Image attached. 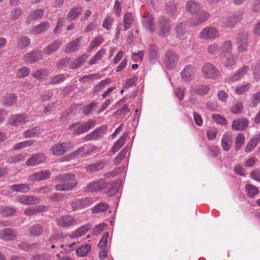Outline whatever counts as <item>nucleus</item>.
Instances as JSON below:
<instances>
[{"label": "nucleus", "instance_id": "obj_27", "mask_svg": "<svg viewBox=\"0 0 260 260\" xmlns=\"http://www.w3.org/2000/svg\"><path fill=\"white\" fill-rule=\"evenodd\" d=\"M61 44V42L58 40L53 41L43 50L44 53L48 55L52 54L60 47Z\"/></svg>", "mask_w": 260, "mask_h": 260}, {"label": "nucleus", "instance_id": "obj_12", "mask_svg": "<svg viewBox=\"0 0 260 260\" xmlns=\"http://www.w3.org/2000/svg\"><path fill=\"white\" fill-rule=\"evenodd\" d=\"M194 74V69L191 65L186 66L180 73L181 79L188 83L193 80Z\"/></svg>", "mask_w": 260, "mask_h": 260}, {"label": "nucleus", "instance_id": "obj_22", "mask_svg": "<svg viewBox=\"0 0 260 260\" xmlns=\"http://www.w3.org/2000/svg\"><path fill=\"white\" fill-rule=\"evenodd\" d=\"M92 226L90 223H86L74 231L70 235V237L72 239L80 237L85 234Z\"/></svg>", "mask_w": 260, "mask_h": 260}, {"label": "nucleus", "instance_id": "obj_21", "mask_svg": "<svg viewBox=\"0 0 260 260\" xmlns=\"http://www.w3.org/2000/svg\"><path fill=\"white\" fill-rule=\"evenodd\" d=\"M82 38L79 37L66 45L64 52L68 53H73L77 50L80 46Z\"/></svg>", "mask_w": 260, "mask_h": 260}, {"label": "nucleus", "instance_id": "obj_45", "mask_svg": "<svg viewBox=\"0 0 260 260\" xmlns=\"http://www.w3.org/2000/svg\"><path fill=\"white\" fill-rule=\"evenodd\" d=\"M187 23L182 22L179 23L176 27L175 30L178 37H182L186 32Z\"/></svg>", "mask_w": 260, "mask_h": 260}, {"label": "nucleus", "instance_id": "obj_49", "mask_svg": "<svg viewBox=\"0 0 260 260\" xmlns=\"http://www.w3.org/2000/svg\"><path fill=\"white\" fill-rule=\"evenodd\" d=\"M245 188L247 196L250 198H253L258 192L257 188L252 185L246 184Z\"/></svg>", "mask_w": 260, "mask_h": 260}, {"label": "nucleus", "instance_id": "obj_24", "mask_svg": "<svg viewBox=\"0 0 260 260\" xmlns=\"http://www.w3.org/2000/svg\"><path fill=\"white\" fill-rule=\"evenodd\" d=\"M232 145V136L231 135L226 133L222 136L221 139L222 148L225 151H228Z\"/></svg>", "mask_w": 260, "mask_h": 260}, {"label": "nucleus", "instance_id": "obj_59", "mask_svg": "<svg viewBox=\"0 0 260 260\" xmlns=\"http://www.w3.org/2000/svg\"><path fill=\"white\" fill-rule=\"evenodd\" d=\"M29 73L30 69L27 67H23L18 70L17 73V77L20 78H24L28 76Z\"/></svg>", "mask_w": 260, "mask_h": 260}, {"label": "nucleus", "instance_id": "obj_15", "mask_svg": "<svg viewBox=\"0 0 260 260\" xmlns=\"http://www.w3.org/2000/svg\"><path fill=\"white\" fill-rule=\"evenodd\" d=\"M42 59V52L37 50L27 53L23 60L27 63H32Z\"/></svg>", "mask_w": 260, "mask_h": 260}, {"label": "nucleus", "instance_id": "obj_51", "mask_svg": "<svg viewBox=\"0 0 260 260\" xmlns=\"http://www.w3.org/2000/svg\"><path fill=\"white\" fill-rule=\"evenodd\" d=\"M16 209L11 207H4L1 208V212L5 216L8 217L15 214Z\"/></svg>", "mask_w": 260, "mask_h": 260}, {"label": "nucleus", "instance_id": "obj_25", "mask_svg": "<svg viewBox=\"0 0 260 260\" xmlns=\"http://www.w3.org/2000/svg\"><path fill=\"white\" fill-rule=\"evenodd\" d=\"M158 49L155 44H151L148 49V55L149 61L151 63H154L158 58Z\"/></svg>", "mask_w": 260, "mask_h": 260}, {"label": "nucleus", "instance_id": "obj_2", "mask_svg": "<svg viewBox=\"0 0 260 260\" xmlns=\"http://www.w3.org/2000/svg\"><path fill=\"white\" fill-rule=\"evenodd\" d=\"M96 121L94 119L89 120L85 123L78 122L70 125L68 129L72 132V134L79 135L87 132L93 127Z\"/></svg>", "mask_w": 260, "mask_h": 260}, {"label": "nucleus", "instance_id": "obj_47", "mask_svg": "<svg viewBox=\"0 0 260 260\" xmlns=\"http://www.w3.org/2000/svg\"><path fill=\"white\" fill-rule=\"evenodd\" d=\"M41 132V129L39 127H35L32 129H28L23 133V136L25 138L32 137L38 136Z\"/></svg>", "mask_w": 260, "mask_h": 260}, {"label": "nucleus", "instance_id": "obj_48", "mask_svg": "<svg viewBox=\"0 0 260 260\" xmlns=\"http://www.w3.org/2000/svg\"><path fill=\"white\" fill-rule=\"evenodd\" d=\"M244 136L242 134H238L236 137L235 143L236 151H238L242 147L244 143Z\"/></svg>", "mask_w": 260, "mask_h": 260}, {"label": "nucleus", "instance_id": "obj_50", "mask_svg": "<svg viewBox=\"0 0 260 260\" xmlns=\"http://www.w3.org/2000/svg\"><path fill=\"white\" fill-rule=\"evenodd\" d=\"M132 22V13L128 12L125 13L123 19L124 30L125 31L130 28Z\"/></svg>", "mask_w": 260, "mask_h": 260}, {"label": "nucleus", "instance_id": "obj_16", "mask_svg": "<svg viewBox=\"0 0 260 260\" xmlns=\"http://www.w3.org/2000/svg\"><path fill=\"white\" fill-rule=\"evenodd\" d=\"M45 157L43 154H36L30 157L25 162V165L28 167L36 166L44 162Z\"/></svg>", "mask_w": 260, "mask_h": 260}, {"label": "nucleus", "instance_id": "obj_7", "mask_svg": "<svg viewBox=\"0 0 260 260\" xmlns=\"http://www.w3.org/2000/svg\"><path fill=\"white\" fill-rule=\"evenodd\" d=\"M107 185V184L104 179H100L87 184L85 190L89 192L98 191L106 188Z\"/></svg>", "mask_w": 260, "mask_h": 260}, {"label": "nucleus", "instance_id": "obj_9", "mask_svg": "<svg viewBox=\"0 0 260 260\" xmlns=\"http://www.w3.org/2000/svg\"><path fill=\"white\" fill-rule=\"evenodd\" d=\"M107 131V125H103L98 127L93 131L87 134L84 138V140L86 141L91 140H96L104 136Z\"/></svg>", "mask_w": 260, "mask_h": 260}, {"label": "nucleus", "instance_id": "obj_26", "mask_svg": "<svg viewBox=\"0 0 260 260\" xmlns=\"http://www.w3.org/2000/svg\"><path fill=\"white\" fill-rule=\"evenodd\" d=\"M64 143H57L53 145L50 149V152L53 155L60 156L66 152Z\"/></svg>", "mask_w": 260, "mask_h": 260}, {"label": "nucleus", "instance_id": "obj_14", "mask_svg": "<svg viewBox=\"0 0 260 260\" xmlns=\"http://www.w3.org/2000/svg\"><path fill=\"white\" fill-rule=\"evenodd\" d=\"M248 124V120L246 118H238L233 121L232 128L236 131H243L247 128Z\"/></svg>", "mask_w": 260, "mask_h": 260}, {"label": "nucleus", "instance_id": "obj_34", "mask_svg": "<svg viewBox=\"0 0 260 260\" xmlns=\"http://www.w3.org/2000/svg\"><path fill=\"white\" fill-rule=\"evenodd\" d=\"M49 26V23L47 21H44L37 25L31 30V33L33 34H40L46 30Z\"/></svg>", "mask_w": 260, "mask_h": 260}, {"label": "nucleus", "instance_id": "obj_29", "mask_svg": "<svg viewBox=\"0 0 260 260\" xmlns=\"http://www.w3.org/2000/svg\"><path fill=\"white\" fill-rule=\"evenodd\" d=\"M43 227L40 224H35L30 225L28 228L29 235L31 237H38L40 236L43 232Z\"/></svg>", "mask_w": 260, "mask_h": 260}, {"label": "nucleus", "instance_id": "obj_1", "mask_svg": "<svg viewBox=\"0 0 260 260\" xmlns=\"http://www.w3.org/2000/svg\"><path fill=\"white\" fill-rule=\"evenodd\" d=\"M54 180L61 182L55 186V190L60 191L71 190L78 183L75 175L73 173L59 174L55 176Z\"/></svg>", "mask_w": 260, "mask_h": 260}, {"label": "nucleus", "instance_id": "obj_37", "mask_svg": "<svg viewBox=\"0 0 260 260\" xmlns=\"http://www.w3.org/2000/svg\"><path fill=\"white\" fill-rule=\"evenodd\" d=\"M81 7H75L72 9L67 14L66 19L69 21L75 20L81 14Z\"/></svg>", "mask_w": 260, "mask_h": 260}, {"label": "nucleus", "instance_id": "obj_38", "mask_svg": "<svg viewBox=\"0 0 260 260\" xmlns=\"http://www.w3.org/2000/svg\"><path fill=\"white\" fill-rule=\"evenodd\" d=\"M260 140V134H258L250 139L245 148V152L248 153L250 152L257 145Z\"/></svg>", "mask_w": 260, "mask_h": 260}, {"label": "nucleus", "instance_id": "obj_5", "mask_svg": "<svg viewBox=\"0 0 260 260\" xmlns=\"http://www.w3.org/2000/svg\"><path fill=\"white\" fill-rule=\"evenodd\" d=\"M202 71L204 78L215 79L219 76L217 69L210 63H205L202 68Z\"/></svg>", "mask_w": 260, "mask_h": 260}, {"label": "nucleus", "instance_id": "obj_64", "mask_svg": "<svg viewBox=\"0 0 260 260\" xmlns=\"http://www.w3.org/2000/svg\"><path fill=\"white\" fill-rule=\"evenodd\" d=\"M250 87V84L247 83L245 85H241V86L237 87L235 89V91L238 94H242L247 91Z\"/></svg>", "mask_w": 260, "mask_h": 260}, {"label": "nucleus", "instance_id": "obj_61", "mask_svg": "<svg viewBox=\"0 0 260 260\" xmlns=\"http://www.w3.org/2000/svg\"><path fill=\"white\" fill-rule=\"evenodd\" d=\"M243 110V106L241 102H236L231 109V112L234 114L241 113Z\"/></svg>", "mask_w": 260, "mask_h": 260}, {"label": "nucleus", "instance_id": "obj_53", "mask_svg": "<svg viewBox=\"0 0 260 260\" xmlns=\"http://www.w3.org/2000/svg\"><path fill=\"white\" fill-rule=\"evenodd\" d=\"M129 112V109L127 105L124 104L123 107L119 110H117L114 113V116L120 118L122 117H124L126 114Z\"/></svg>", "mask_w": 260, "mask_h": 260}, {"label": "nucleus", "instance_id": "obj_42", "mask_svg": "<svg viewBox=\"0 0 260 260\" xmlns=\"http://www.w3.org/2000/svg\"><path fill=\"white\" fill-rule=\"evenodd\" d=\"M30 43L29 38L26 36H22L18 40L17 47L20 49H23L28 46Z\"/></svg>", "mask_w": 260, "mask_h": 260}, {"label": "nucleus", "instance_id": "obj_57", "mask_svg": "<svg viewBox=\"0 0 260 260\" xmlns=\"http://www.w3.org/2000/svg\"><path fill=\"white\" fill-rule=\"evenodd\" d=\"M167 11L169 15L173 16L177 12V6L176 4L173 2H169L167 4Z\"/></svg>", "mask_w": 260, "mask_h": 260}, {"label": "nucleus", "instance_id": "obj_33", "mask_svg": "<svg viewBox=\"0 0 260 260\" xmlns=\"http://www.w3.org/2000/svg\"><path fill=\"white\" fill-rule=\"evenodd\" d=\"M44 13V11L43 9L36 10L28 16L26 20L27 22L41 19L43 16Z\"/></svg>", "mask_w": 260, "mask_h": 260}, {"label": "nucleus", "instance_id": "obj_63", "mask_svg": "<svg viewBox=\"0 0 260 260\" xmlns=\"http://www.w3.org/2000/svg\"><path fill=\"white\" fill-rule=\"evenodd\" d=\"M103 41V39L102 37L100 36L95 37L90 43L89 50L91 51L95 47L99 46Z\"/></svg>", "mask_w": 260, "mask_h": 260}, {"label": "nucleus", "instance_id": "obj_43", "mask_svg": "<svg viewBox=\"0 0 260 260\" xmlns=\"http://www.w3.org/2000/svg\"><path fill=\"white\" fill-rule=\"evenodd\" d=\"M91 249V245L90 244H86L83 245L76 249V253L78 256H84L87 255L88 251Z\"/></svg>", "mask_w": 260, "mask_h": 260}, {"label": "nucleus", "instance_id": "obj_62", "mask_svg": "<svg viewBox=\"0 0 260 260\" xmlns=\"http://www.w3.org/2000/svg\"><path fill=\"white\" fill-rule=\"evenodd\" d=\"M237 57L234 55H230L226 58L224 66L225 67H230L234 66L237 61Z\"/></svg>", "mask_w": 260, "mask_h": 260}, {"label": "nucleus", "instance_id": "obj_56", "mask_svg": "<svg viewBox=\"0 0 260 260\" xmlns=\"http://www.w3.org/2000/svg\"><path fill=\"white\" fill-rule=\"evenodd\" d=\"M105 53V50L103 49H101L100 50L95 54V55L90 59V60L89 62V64H93L95 63V62L99 60H100L103 55Z\"/></svg>", "mask_w": 260, "mask_h": 260}, {"label": "nucleus", "instance_id": "obj_28", "mask_svg": "<svg viewBox=\"0 0 260 260\" xmlns=\"http://www.w3.org/2000/svg\"><path fill=\"white\" fill-rule=\"evenodd\" d=\"M26 121L25 115L18 114L13 115L9 120V123L12 125H18L24 123Z\"/></svg>", "mask_w": 260, "mask_h": 260}, {"label": "nucleus", "instance_id": "obj_60", "mask_svg": "<svg viewBox=\"0 0 260 260\" xmlns=\"http://www.w3.org/2000/svg\"><path fill=\"white\" fill-rule=\"evenodd\" d=\"M24 158V157L23 155L19 154L10 157L8 159L7 162L9 164L18 163L21 161L23 160Z\"/></svg>", "mask_w": 260, "mask_h": 260}, {"label": "nucleus", "instance_id": "obj_30", "mask_svg": "<svg viewBox=\"0 0 260 260\" xmlns=\"http://www.w3.org/2000/svg\"><path fill=\"white\" fill-rule=\"evenodd\" d=\"M17 96L15 93H9L2 98V103L5 106H11L17 102Z\"/></svg>", "mask_w": 260, "mask_h": 260}, {"label": "nucleus", "instance_id": "obj_3", "mask_svg": "<svg viewBox=\"0 0 260 260\" xmlns=\"http://www.w3.org/2000/svg\"><path fill=\"white\" fill-rule=\"evenodd\" d=\"M179 59V55L173 50H168L165 54L164 64L169 70H172L176 67Z\"/></svg>", "mask_w": 260, "mask_h": 260}, {"label": "nucleus", "instance_id": "obj_41", "mask_svg": "<svg viewBox=\"0 0 260 260\" xmlns=\"http://www.w3.org/2000/svg\"><path fill=\"white\" fill-rule=\"evenodd\" d=\"M197 15V22L194 23V25H197L209 19L210 14L208 12L202 11L198 12Z\"/></svg>", "mask_w": 260, "mask_h": 260}, {"label": "nucleus", "instance_id": "obj_11", "mask_svg": "<svg viewBox=\"0 0 260 260\" xmlns=\"http://www.w3.org/2000/svg\"><path fill=\"white\" fill-rule=\"evenodd\" d=\"M57 224L62 228H68L76 224L77 221L71 216H63L55 219Z\"/></svg>", "mask_w": 260, "mask_h": 260}, {"label": "nucleus", "instance_id": "obj_40", "mask_svg": "<svg viewBox=\"0 0 260 260\" xmlns=\"http://www.w3.org/2000/svg\"><path fill=\"white\" fill-rule=\"evenodd\" d=\"M10 188L13 191L26 193L29 190V186L26 184H17L10 186Z\"/></svg>", "mask_w": 260, "mask_h": 260}, {"label": "nucleus", "instance_id": "obj_54", "mask_svg": "<svg viewBox=\"0 0 260 260\" xmlns=\"http://www.w3.org/2000/svg\"><path fill=\"white\" fill-rule=\"evenodd\" d=\"M18 246L20 249L25 250H29L31 249L38 248V245L36 243L28 244L26 242H22L19 243Z\"/></svg>", "mask_w": 260, "mask_h": 260}, {"label": "nucleus", "instance_id": "obj_18", "mask_svg": "<svg viewBox=\"0 0 260 260\" xmlns=\"http://www.w3.org/2000/svg\"><path fill=\"white\" fill-rule=\"evenodd\" d=\"M249 68L247 66H244L239 68L233 75L228 78L229 81L234 82L240 80L249 71Z\"/></svg>", "mask_w": 260, "mask_h": 260}, {"label": "nucleus", "instance_id": "obj_52", "mask_svg": "<svg viewBox=\"0 0 260 260\" xmlns=\"http://www.w3.org/2000/svg\"><path fill=\"white\" fill-rule=\"evenodd\" d=\"M221 54H230L232 51V45L231 42L226 41L223 42L221 47Z\"/></svg>", "mask_w": 260, "mask_h": 260}, {"label": "nucleus", "instance_id": "obj_55", "mask_svg": "<svg viewBox=\"0 0 260 260\" xmlns=\"http://www.w3.org/2000/svg\"><path fill=\"white\" fill-rule=\"evenodd\" d=\"M32 76L38 79L44 78L48 75V71L46 69H40L32 73Z\"/></svg>", "mask_w": 260, "mask_h": 260}, {"label": "nucleus", "instance_id": "obj_44", "mask_svg": "<svg viewBox=\"0 0 260 260\" xmlns=\"http://www.w3.org/2000/svg\"><path fill=\"white\" fill-rule=\"evenodd\" d=\"M128 150V147L127 146H126L118 154V155L116 156L114 160V162L116 165H118L121 162V161L125 156Z\"/></svg>", "mask_w": 260, "mask_h": 260}, {"label": "nucleus", "instance_id": "obj_6", "mask_svg": "<svg viewBox=\"0 0 260 260\" xmlns=\"http://www.w3.org/2000/svg\"><path fill=\"white\" fill-rule=\"evenodd\" d=\"M236 44L239 52H245L248 47V34L245 32H241L238 34L236 38Z\"/></svg>", "mask_w": 260, "mask_h": 260}, {"label": "nucleus", "instance_id": "obj_17", "mask_svg": "<svg viewBox=\"0 0 260 260\" xmlns=\"http://www.w3.org/2000/svg\"><path fill=\"white\" fill-rule=\"evenodd\" d=\"M143 24L146 29L150 31L153 32L155 29V24L154 22V18L152 15L147 14L142 20Z\"/></svg>", "mask_w": 260, "mask_h": 260}, {"label": "nucleus", "instance_id": "obj_19", "mask_svg": "<svg viewBox=\"0 0 260 260\" xmlns=\"http://www.w3.org/2000/svg\"><path fill=\"white\" fill-rule=\"evenodd\" d=\"M108 165L106 161H100L92 164L86 165L84 169L88 173H93L102 170Z\"/></svg>", "mask_w": 260, "mask_h": 260}, {"label": "nucleus", "instance_id": "obj_10", "mask_svg": "<svg viewBox=\"0 0 260 260\" xmlns=\"http://www.w3.org/2000/svg\"><path fill=\"white\" fill-rule=\"evenodd\" d=\"M218 36V31L213 27H206L200 34V38L203 40L213 39Z\"/></svg>", "mask_w": 260, "mask_h": 260}, {"label": "nucleus", "instance_id": "obj_13", "mask_svg": "<svg viewBox=\"0 0 260 260\" xmlns=\"http://www.w3.org/2000/svg\"><path fill=\"white\" fill-rule=\"evenodd\" d=\"M50 172L49 170H44L32 174L28 177V180L31 182L47 180L50 177Z\"/></svg>", "mask_w": 260, "mask_h": 260}, {"label": "nucleus", "instance_id": "obj_32", "mask_svg": "<svg viewBox=\"0 0 260 260\" xmlns=\"http://www.w3.org/2000/svg\"><path fill=\"white\" fill-rule=\"evenodd\" d=\"M127 137V134L126 133L123 134L121 136L114 144L112 149L111 152L115 153L117 152L124 144L125 140Z\"/></svg>", "mask_w": 260, "mask_h": 260}, {"label": "nucleus", "instance_id": "obj_20", "mask_svg": "<svg viewBox=\"0 0 260 260\" xmlns=\"http://www.w3.org/2000/svg\"><path fill=\"white\" fill-rule=\"evenodd\" d=\"M17 236L16 232L12 229L8 228L0 231V239L5 241H10L14 239Z\"/></svg>", "mask_w": 260, "mask_h": 260}, {"label": "nucleus", "instance_id": "obj_58", "mask_svg": "<svg viewBox=\"0 0 260 260\" xmlns=\"http://www.w3.org/2000/svg\"><path fill=\"white\" fill-rule=\"evenodd\" d=\"M260 102V91L257 92L255 94H254L252 98L251 99V102L249 105L251 108H254Z\"/></svg>", "mask_w": 260, "mask_h": 260}, {"label": "nucleus", "instance_id": "obj_36", "mask_svg": "<svg viewBox=\"0 0 260 260\" xmlns=\"http://www.w3.org/2000/svg\"><path fill=\"white\" fill-rule=\"evenodd\" d=\"M87 59L86 55L83 54L76 58L70 65L71 69H76L80 68Z\"/></svg>", "mask_w": 260, "mask_h": 260}, {"label": "nucleus", "instance_id": "obj_35", "mask_svg": "<svg viewBox=\"0 0 260 260\" xmlns=\"http://www.w3.org/2000/svg\"><path fill=\"white\" fill-rule=\"evenodd\" d=\"M209 89V86L206 85H198L191 87L192 92L199 95L207 94Z\"/></svg>", "mask_w": 260, "mask_h": 260}, {"label": "nucleus", "instance_id": "obj_31", "mask_svg": "<svg viewBox=\"0 0 260 260\" xmlns=\"http://www.w3.org/2000/svg\"><path fill=\"white\" fill-rule=\"evenodd\" d=\"M46 207L44 206H36L26 208L24 211V214L27 216H31L37 213H41L46 210Z\"/></svg>", "mask_w": 260, "mask_h": 260}, {"label": "nucleus", "instance_id": "obj_39", "mask_svg": "<svg viewBox=\"0 0 260 260\" xmlns=\"http://www.w3.org/2000/svg\"><path fill=\"white\" fill-rule=\"evenodd\" d=\"M242 18L240 14L234 15L228 17L225 21V25L228 27H233L238 22H239Z\"/></svg>", "mask_w": 260, "mask_h": 260}, {"label": "nucleus", "instance_id": "obj_46", "mask_svg": "<svg viewBox=\"0 0 260 260\" xmlns=\"http://www.w3.org/2000/svg\"><path fill=\"white\" fill-rule=\"evenodd\" d=\"M108 208L109 206L107 204L100 203L93 208L92 212L93 213H100L107 211Z\"/></svg>", "mask_w": 260, "mask_h": 260}, {"label": "nucleus", "instance_id": "obj_4", "mask_svg": "<svg viewBox=\"0 0 260 260\" xmlns=\"http://www.w3.org/2000/svg\"><path fill=\"white\" fill-rule=\"evenodd\" d=\"M158 34L162 37H167L171 29V23L169 19L163 16L159 17L157 20Z\"/></svg>", "mask_w": 260, "mask_h": 260}, {"label": "nucleus", "instance_id": "obj_8", "mask_svg": "<svg viewBox=\"0 0 260 260\" xmlns=\"http://www.w3.org/2000/svg\"><path fill=\"white\" fill-rule=\"evenodd\" d=\"M92 203V199L90 198L78 199L72 202L71 206L74 211L86 208Z\"/></svg>", "mask_w": 260, "mask_h": 260}, {"label": "nucleus", "instance_id": "obj_23", "mask_svg": "<svg viewBox=\"0 0 260 260\" xmlns=\"http://www.w3.org/2000/svg\"><path fill=\"white\" fill-rule=\"evenodd\" d=\"M202 8V5L193 1H189L186 5V9L191 14H197Z\"/></svg>", "mask_w": 260, "mask_h": 260}]
</instances>
